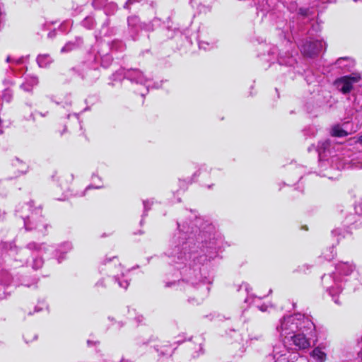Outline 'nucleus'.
Wrapping results in <instances>:
<instances>
[{"label": "nucleus", "mask_w": 362, "mask_h": 362, "mask_svg": "<svg viewBox=\"0 0 362 362\" xmlns=\"http://www.w3.org/2000/svg\"><path fill=\"white\" fill-rule=\"evenodd\" d=\"M312 356L319 362H323L326 358V354L320 348H315L312 351Z\"/></svg>", "instance_id": "nucleus-31"}, {"label": "nucleus", "mask_w": 362, "mask_h": 362, "mask_svg": "<svg viewBox=\"0 0 362 362\" xmlns=\"http://www.w3.org/2000/svg\"><path fill=\"white\" fill-rule=\"evenodd\" d=\"M309 332L298 331L289 338V340L284 341V344L292 342L296 349H308L310 344L309 339L306 337L307 333Z\"/></svg>", "instance_id": "nucleus-16"}, {"label": "nucleus", "mask_w": 362, "mask_h": 362, "mask_svg": "<svg viewBox=\"0 0 362 362\" xmlns=\"http://www.w3.org/2000/svg\"><path fill=\"white\" fill-rule=\"evenodd\" d=\"M46 307H47V305H46L45 302L42 301V302L40 303L39 305H37L35 307L33 313H32L30 311L28 312V315H33L34 313L40 312Z\"/></svg>", "instance_id": "nucleus-39"}, {"label": "nucleus", "mask_w": 362, "mask_h": 362, "mask_svg": "<svg viewBox=\"0 0 362 362\" xmlns=\"http://www.w3.org/2000/svg\"><path fill=\"white\" fill-rule=\"evenodd\" d=\"M356 269V266L351 262H340L335 267V272L322 276V284L326 291L332 297L333 301L341 305L340 294L344 289L343 282L345 277L349 276Z\"/></svg>", "instance_id": "nucleus-4"}, {"label": "nucleus", "mask_w": 362, "mask_h": 362, "mask_svg": "<svg viewBox=\"0 0 362 362\" xmlns=\"http://www.w3.org/2000/svg\"><path fill=\"white\" fill-rule=\"evenodd\" d=\"M98 343V341H93L90 339L87 340V345H88V346H90V347L96 345Z\"/></svg>", "instance_id": "nucleus-43"}, {"label": "nucleus", "mask_w": 362, "mask_h": 362, "mask_svg": "<svg viewBox=\"0 0 362 362\" xmlns=\"http://www.w3.org/2000/svg\"><path fill=\"white\" fill-rule=\"evenodd\" d=\"M36 284H37V281H36V280H33V283H32V284H27V283L25 282V281H23L21 283V284H22V285H23V286H27V287H30V286H31L32 285H35Z\"/></svg>", "instance_id": "nucleus-44"}, {"label": "nucleus", "mask_w": 362, "mask_h": 362, "mask_svg": "<svg viewBox=\"0 0 362 362\" xmlns=\"http://www.w3.org/2000/svg\"><path fill=\"white\" fill-rule=\"evenodd\" d=\"M27 60V57H11L8 56L6 57V62L10 64L9 69L11 74L14 73L16 71V67L18 66H24L25 62Z\"/></svg>", "instance_id": "nucleus-22"}, {"label": "nucleus", "mask_w": 362, "mask_h": 362, "mask_svg": "<svg viewBox=\"0 0 362 362\" xmlns=\"http://www.w3.org/2000/svg\"><path fill=\"white\" fill-rule=\"evenodd\" d=\"M360 209V210L362 211V202L358 204L356 206V212H358V209Z\"/></svg>", "instance_id": "nucleus-46"}, {"label": "nucleus", "mask_w": 362, "mask_h": 362, "mask_svg": "<svg viewBox=\"0 0 362 362\" xmlns=\"http://www.w3.org/2000/svg\"><path fill=\"white\" fill-rule=\"evenodd\" d=\"M325 43L321 40H307L300 45V51L305 56L312 57L325 48Z\"/></svg>", "instance_id": "nucleus-15"}, {"label": "nucleus", "mask_w": 362, "mask_h": 362, "mask_svg": "<svg viewBox=\"0 0 362 362\" xmlns=\"http://www.w3.org/2000/svg\"><path fill=\"white\" fill-rule=\"evenodd\" d=\"M186 342L185 347L187 349L188 354L192 358H197L202 354V345L204 342V337L202 334L193 336L188 339V340L178 339L175 341L176 344H181Z\"/></svg>", "instance_id": "nucleus-11"}, {"label": "nucleus", "mask_w": 362, "mask_h": 362, "mask_svg": "<svg viewBox=\"0 0 362 362\" xmlns=\"http://www.w3.org/2000/svg\"><path fill=\"white\" fill-rule=\"evenodd\" d=\"M359 167H360V168H362V163H361V164H360V166H359Z\"/></svg>", "instance_id": "nucleus-58"}, {"label": "nucleus", "mask_w": 362, "mask_h": 362, "mask_svg": "<svg viewBox=\"0 0 362 362\" xmlns=\"http://www.w3.org/2000/svg\"><path fill=\"white\" fill-rule=\"evenodd\" d=\"M305 268H306L307 269H308V265H303L302 267H300L299 268V270H300V271L305 272Z\"/></svg>", "instance_id": "nucleus-48"}, {"label": "nucleus", "mask_w": 362, "mask_h": 362, "mask_svg": "<svg viewBox=\"0 0 362 362\" xmlns=\"http://www.w3.org/2000/svg\"><path fill=\"white\" fill-rule=\"evenodd\" d=\"M81 25L88 29L93 30L96 25V21L93 16H86L81 23Z\"/></svg>", "instance_id": "nucleus-29"}, {"label": "nucleus", "mask_w": 362, "mask_h": 362, "mask_svg": "<svg viewBox=\"0 0 362 362\" xmlns=\"http://www.w3.org/2000/svg\"><path fill=\"white\" fill-rule=\"evenodd\" d=\"M92 182H93V185L88 187L86 188V189H88L89 188H91V187L99 189L103 187L101 185H99L102 182L101 178L95 174H93V175H92Z\"/></svg>", "instance_id": "nucleus-36"}, {"label": "nucleus", "mask_w": 362, "mask_h": 362, "mask_svg": "<svg viewBox=\"0 0 362 362\" xmlns=\"http://www.w3.org/2000/svg\"><path fill=\"white\" fill-rule=\"evenodd\" d=\"M117 29L116 27L110 26V19L107 18L102 24L100 28L95 31V38L96 40L95 44L100 42H105L103 40L104 37H112L117 34Z\"/></svg>", "instance_id": "nucleus-17"}, {"label": "nucleus", "mask_w": 362, "mask_h": 362, "mask_svg": "<svg viewBox=\"0 0 362 362\" xmlns=\"http://www.w3.org/2000/svg\"><path fill=\"white\" fill-rule=\"evenodd\" d=\"M337 159H338V158H337V157H332V161L333 162L334 160H337Z\"/></svg>", "instance_id": "nucleus-53"}, {"label": "nucleus", "mask_w": 362, "mask_h": 362, "mask_svg": "<svg viewBox=\"0 0 362 362\" xmlns=\"http://www.w3.org/2000/svg\"><path fill=\"white\" fill-rule=\"evenodd\" d=\"M73 246L71 242H64L59 244L54 250V256L57 258L58 262H61L65 258L64 255L67 252H70Z\"/></svg>", "instance_id": "nucleus-20"}, {"label": "nucleus", "mask_w": 362, "mask_h": 362, "mask_svg": "<svg viewBox=\"0 0 362 362\" xmlns=\"http://www.w3.org/2000/svg\"><path fill=\"white\" fill-rule=\"evenodd\" d=\"M2 247L6 250L9 256L14 257V267L29 264L35 270L40 269L44 264L42 255L53 250L52 246L36 242H30L25 248L21 249H18L11 243H4Z\"/></svg>", "instance_id": "nucleus-2"}, {"label": "nucleus", "mask_w": 362, "mask_h": 362, "mask_svg": "<svg viewBox=\"0 0 362 362\" xmlns=\"http://www.w3.org/2000/svg\"><path fill=\"white\" fill-rule=\"evenodd\" d=\"M205 221V261H211L218 257L223 247L221 234L214 224Z\"/></svg>", "instance_id": "nucleus-8"}, {"label": "nucleus", "mask_w": 362, "mask_h": 362, "mask_svg": "<svg viewBox=\"0 0 362 362\" xmlns=\"http://www.w3.org/2000/svg\"><path fill=\"white\" fill-rule=\"evenodd\" d=\"M278 63L280 65L293 66L296 62V59L292 54L285 53H279L278 54Z\"/></svg>", "instance_id": "nucleus-24"}, {"label": "nucleus", "mask_w": 362, "mask_h": 362, "mask_svg": "<svg viewBox=\"0 0 362 362\" xmlns=\"http://www.w3.org/2000/svg\"><path fill=\"white\" fill-rule=\"evenodd\" d=\"M141 0H128L124 6V8H126V9H129V6L130 5L133 4L134 2H139Z\"/></svg>", "instance_id": "nucleus-41"}, {"label": "nucleus", "mask_w": 362, "mask_h": 362, "mask_svg": "<svg viewBox=\"0 0 362 362\" xmlns=\"http://www.w3.org/2000/svg\"><path fill=\"white\" fill-rule=\"evenodd\" d=\"M157 203V201L151 198L146 200L143 201V205H144V214L142 215V217L147 216V212L151 209V206Z\"/></svg>", "instance_id": "nucleus-32"}, {"label": "nucleus", "mask_w": 362, "mask_h": 362, "mask_svg": "<svg viewBox=\"0 0 362 362\" xmlns=\"http://www.w3.org/2000/svg\"><path fill=\"white\" fill-rule=\"evenodd\" d=\"M4 83L8 87L4 89L2 98L6 102H10L13 97V91L11 90L10 86L14 85V81L11 78H5Z\"/></svg>", "instance_id": "nucleus-26"}, {"label": "nucleus", "mask_w": 362, "mask_h": 362, "mask_svg": "<svg viewBox=\"0 0 362 362\" xmlns=\"http://www.w3.org/2000/svg\"><path fill=\"white\" fill-rule=\"evenodd\" d=\"M37 62L40 67L46 68L52 62V59L49 54H39Z\"/></svg>", "instance_id": "nucleus-28"}, {"label": "nucleus", "mask_w": 362, "mask_h": 362, "mask_svg": "<svg viewBox=\"0 0 362 362\" xmlns=\"http://www.w3.org/2000/svg\"><path fill=\"white\" fill-rule=\"evenodd\" d=\"M54 35H55V31L50 32V33L48 34V37H50V38L53 37Z\"/></svg>", "instance_id": "nucleus-49"}, {"label": "nucleus", "mask_w": 362, "mask_h": 362, "mask_svg": "<svg viewBox=\"0 0 362 362\" xmlns=\"http://www.w3.org/2000/svg\"><path fill=\"white\" fill-rule=\"evenodd\" d=\"M272 54H276L277 52V49L276 47H274L272 50Z\"/></svg>", "instance_id": "nucleus-52"}, {"label": "nucleus", "mask_w": 362, "mask_h": 362, "mask_svg": "<svg viewBox=\"0 0 362 362\" xmlns=\"http://www.w3.org/2000/svg\"><path fill=\"white\" fill-rule=\"evenodd\" d=\"M11 165L16 170L17 175L25 173L28 169V165L18 158H15L11 160Z\"/></svg>", "instance_id": "nucleus-25"}, {"label": "nucleus", "mask_w": 362, "mask_h": 362, "mask_svg": "<svg viewBox=\"0 0 362 362\" xmlns=\"http://www.w3.org/2000/svg\"><path fill=\"white\" fill-rule=\"evenodd\" d=\"M175 284H176V281L168 282V283H166L165 286L171 287L172 286L175 285Z\"/></svg>", "instance_id": "nucleus-47"}, {"label": "nucleus", "mask_w": 362, "mask_h": 362, "mask_svg": "<svg viewBox=\"0 0 362 362\" xmlns=\"http://www.w3.org/2000/svg\"><path fill=\"white\" fill-rule=\"evenodd\" d=\"M116 325H117V327H119V328H120L123 326V323L122 322H117Z\"/></svg>", "instance_id": "nucleus-50"}, {"label": "nucleus", "mask_w": 362, "mask_h": 362, "mask_svg": "<svg viewBox=\"0 0 362 362\" xmlns=\"http://www.w3.org/2000/svg\"><path fill=\"white\" fill-rule=\"evenodd\" d=\"M127 318L135 321L138 325L142 324L145 320L144 317L139 313L136 309L130 308H128Z\"/></svg>", "instance_id": "nucleus-27"}, {"label": "nucleus", "mask_w": 362, "mask_h": 362, "mask_svg": "<svg viewBox=\"0 0 362 362\" xmlns=\"http://www.w3.org/2000/svg\"><path fill=\"white\" fill-rule=\"evenodd\" d=\"M274 362H306L296 351H291L284 345H276L273 349Z\"/></svg>", "instance_id": "nucleus-10"}, {"label": "nucleus", "mask_w": 362, "mask_h": 362, "mask_svg": "<svg viewBox=\"0 0 362 362\" xmlns=\"http://www.w3.org/2000/svg\"><path fill=\"white\" fill-rule=\"evenodd\" d=\"M156 351L160 354V355L166 356L171 354V349L168 345H163L160 348H156Z\"/></svg>", "instance_id": "nucleus-38"}, {"label": "nucleus", "mask_w": 362, "mask_h": 362, "mask_svg": "<svg viewBox=\"0 0 362 362\" xmlns=\"http://www.w3.org/2000/svg\"><path fill=\"white\" fill-rule=\"evenodd\" d=\"M329 146L330 143L328 140H325L318 143L317 151L320 160L325 157V155L323 154L329 148Z\"/></svg>", "instance_id": "nucleus-30"}, {"label": "nucleus", "mask_w": 362, "mask_h": 362, "mask_svg": "<svg viewBox=\"0 0 362 362\" xmlns=\"http://www.w3.org/2000/svg\"><path fill=\"white\" fill-rule=\"evenodd\" d=\"M122 78H127L133 83L140 85L143 87L139 93L141 96H144L149 90L151 86V81L149 78L144 75V74L138 69H122L116 71L112 75L114 81L120 80Z\"/></svg>", "instance_id": "nucleus-9"}, {"label": "nucleus", "mask_w": 362, "mask_h": 362, "mask_svg": "<svg viewBox=\"0 0 362 362\" xmlns=\"http://www.w3.org/2000/svg\"><path fill=\"white\" fill-rule=\"evenodd\" d=\"M251 287L250 285L247 283H243L238 288V291H244L247 294V297L245 299V302L249 304H255L256 307L261 310L262 312H265L267 310V305L262 304L259 305L257 302L260 300L259 298H258L256 296H254L251 293Z\"/></svg>", "instance_id": "nucleus-19"}, {"label": "nucleus", "mask_w": 362, "mask_h": 362, "mask_svg": "<svg viewBox=\"0 0 362 362\" xmlns=\"http://www.w3.org/2000/svg\"><path fill=\"white\" fill-rule=\"evenodd\" d=\"M157 21H158V20H156V19L153 20V23H156Z\"/></svg>", "instance_id": "nucleus-57"}, {"label": "nucleus", "mask_w": 362, "mask_h": 362, "mask_svg": "<svg viewBox=\"0 0 362 362\" xmlns=\"http://www.w3.org/2000/svg\"><path fill=\"white\" fill-rule=\"evenodd\" d=\"M107 0H93L92 2L93 6L96 9H105V4H107Z\"/></svg>", "instance_id": "nucleus-37"}, {"label": "nucleus", "mask_w": 362, "mask_h": 362, "mask_svg": "<svg viewBox=\"0 0 362 362\" xmlns=\"http://www.w3.org/2000/svg\"><path fill=\"white\" fill-rule=\"evenodd\" d=\"M358 142L360 144H362V135H361L358 138Z\"/></svg>", "instance_id": "nucleus-51"}, {"label": "nucleus", "mask_w": 362, "mask_h": 362, "mask_svg": "<svg viewBox=\"0 0 362 362\" xmlns=\"http://www.w3.org/2000/svg\"><path fill=\"white\" fill-rule=\"evenodd\" d=\"M126 48L122 40H114L111 42H100L95 44L87 52L85 63L90 66V70L86 73V77L94 74V79L99 77L98 68L102 66L107 68L112 62V52H123Z\"/></svg>", "instance_id": "nucleus-3"}, {"label": "nucleus", "mask_w": 362, "mask_h": 362, "mask_svg": "<svg viewBox=\"0 0 362 362\" xmlns=\"http://www.w3.org/2000/svg\"><path fill=\"white\" fill-rule=\"evenodd\" d=\"M108 320H110V321H112L114 319L112 317H108Z\"/></svg>", "instance_id": "nucleus-55"}, {"label": "nucleus", "mask_w": 362, "mask_h": 362, "mask_svg": "<svg viewBox=\"0 0 362 362\" xmlns=\"http://www.w3.org/2000/svg\"><path fill=\"white\" fill-rule=\"evenodd\" d=\"M38 78L34 75H28L25 78V81L21 83L20 88L25 92H31L33 87L38 84Z\"/></svg>", "instance_id": "nucleus-23"}, {"label": "nucleus", "mask_w": 362, "mask_h": 362, "mask_svg": "<svg viewBox=\"0 0 362 362\" xmlns=\"http://www.w3.org/2000/svg\"><path fill=\"white\" fill-rule=\"evenodd\" d=\"M128 31L130 37L135 40L136 37L140 30H145L151 31L153 30V25L152 23H140L139 19L137 16H130L127 18Z\"/></svg>", "instance_id": "nucleus-12"}, {"label": "nucleus", "mask_w": 362, "mask_h": 362, "mask_svg": "<svg viewBox=\"0 0 362 362\" xmlns=\"http://www.w3.org/2000/svg\"><path fill=\"white\" fill-rule=\"evenodd\" d=\"M315 328L310 317L301 313L286 315L279 320L276 330L284 341L289 340L291 335L298 331L312 332Z\"/></svg>", "instance_id": "nucleus-6"}, {"label": "nucleus", "mask_w": 362, "mask_h": 362, "mask_svg": "<svg viewBox=\"0 0 362 362\" xmlns=\"http://www.w3.org/2000/svg\"><path fill=\"white\" fill-rule=\"evenodd\" d=\"M335 253H334V248H332L331 253L329 255H325V258L327 260L332 259L334 257Z\"/></svg>", "instance_id": "nucleus-42"}, {"label": "nucleus", "mask_w": 362, "mask_h": 362, "mask_svg": "<svg viewBox=\"0 0 362 362\" xmlns=\"http://www.w3.org/2000/svg\"><path fill=\"white\" fill-rule=\"evenodd\" d=\"M331 134L334 136L343 137L347 135V133L339 125H335L332 127Z\"/></svg>", "instance_id": "nucleus-34"}, {"label": "nucleus", "mask_w": 362, "mask_h": 362, "mask_svg": "<svg viewBox=\"0 0 362 362\" xmlns=\"http://www.w3.org/2000/svg\"><path fill=\"white\" fill-rule=\"evenodd\" d=\"M361 80V76L358 74H352L349 76H342L335 81L337 88L344 94L351 92L353 85Z\"/></svg>", "instance_id": "nucleus-14"}, {"label": "nucleus", "mask_w": 362, "mask_h": 362, "mask_svg": "<svg viewBox=\"0 0 362 362\" xmlns=\"http://www.w3.org/2000/svg\"><path fill=\"white\" fill-rule=\"evenodd\" d=\"M332 233L334 235H341V229H334V230H332Z\"/></svg>", "instance_id": "nucleus-45"}, {"label": "nucleus", "mask_w": 362, "mask_h": 362, "mask_svg": "<svg viewBox=\"0 0 362 362\" xmlns=\"http://www.w3.org/2000/svg\"><path fill=\"white\" fill-rule=\"evenodd\" d=\"M117 10V5L115 3L110 1L105 4L104 11L107 16H110L114 14Z\"/></svg>", "instance_id": "nucleus-33"}, {"label": "nucleus", "mask_w": 362, "mask_h": 362, "mask_svg": "<svg viewBox=\"0 0 362 362\" xmlns=\"http://www.w3.org/2000/svg\"><path fill=\"white\" fill-rule=\"evenodd\" d=\"M16 212L23 220L26 230H36L42 235L45 234L48 225L42 216V209L35 207L33 201L18 206Z\"/></svg>", "instance_id": "nucleus-7"}, {"label": "nucleus", "mask_w": 362, "mask_h": 362, "mask_svg": "<svg viewBox=\"0 0 362 362\" xmlns=\"http://www.w3.org/2000/svg\"><path fill=\"white\" fill-rule=\"evenodd\" d=\"M310 9L300 8L299 9L298 13L303 16H310Z\"/></svg>", "instance_id": "nucleus-40"}, {"label": "nucleus", "mask_w": 362, "mask_h": 362, "mask_svg": "<svg viewBox=\"0 0 362 362\" xmlns=\"http://www.w3.org/2000/svg\"><path fill=\"white\" fill-rule=\"evenodd\" d=\"M40 115H42V117H45L47 115V112L45 113V114H42V113H40Z\"/></svg>", "instance_id": "nucleus-54"}, {"label": "nucleus", "mask_w": 362, "mask_h": 362, "mask_svg": "<svg viewBox=\"0 0 362 362\" xmlns=\"http://www.w3.org/2000/svg\"><path fill=\"white\" fill-rule=\"evenodd\" d=\"M260 338V336L259 337H255V339H259Z\"/></svg>", "instance_id": "nucleus-56"}, {"label": "nucleus", "mask_w": 362, "mask_h": 362, "mask_svg": "<svg viewBox=\"0 0 362 362\" xmlns=\"http://www.w3.org/2000/svg\"><path fill=\"white\" fill-rule=\"evenodd\" d=\"M351 59L349 57L339 58L337 60L336 64L341 69L346 68L349 66Z\"/></svg>", "instance_id": "nucleus-35"}, {"label": "nucleus", "mask_w": 362, "mask_h": 362, "mask_svg": "<svg viewBox=\"0 0 362 362\" xmlns=\"http://www.w3.org/2000/svg\"><path fill=\"white\" fill-rule=\"evenodd\" d=\"M83 45V40L81 37H76L74 40L67 42L61 49L62 53H68L81 48Z\"/></svg>", "instance_id": "nucleus-21"}, {"label": "nucleus", "mask_w": 362, "mask_h": 362, "mask_svg": "<svg viewBox=\"0 0 362 362\" xmlns=\"http://www.w3.org/2000/svg\"><path fill=\"white\" fill-rule=\"evenodd\" d=\"M187 221L177 222V230L170 240V247L166 255L171 257L172 262L176 264L184 263L190 257V254L201 248L202 235L201 227L203 219L197 217L195 212L190 211Z\"/></svg>", "instance_id": "nucleus-1"}, {"label": "nucleus", "mask_w": 362, "mask_h": 362, "mask_svg": "<svg viewBox=\"0 0 362 362\" xmlns=\"http://www.w3.org/2000/svg\"><path fill=\"white\" fill-rule=\"evenodd\" d=\"M13 282L11 274L6 269L0 271V299L7 297L11 293L9 286Z\"/></svg>", "instance_id": "nucleus-18"}, {"label": "nucleus", "mask_w": 362, "mask_h": 362, "mask_svg": "<svg viewBox=\"0 0 362 362\" xmlns=\"http://www.w3.org/2000/svg\"><path fill=\"white\" fill-rule=\"evenodd\" d=\"M100 269L107 272V282H105V279H100L95 284L96 288H106L112 284H117L124 289H127L129 286V271L124 272L116 256L106 257L101 262Z\"/></svg>", "instance_id": "nucleus-5"}, {"label": "nucleus", "mask_w": 362, "mask_h": 362, "mask_svg": "<svg viewBox=\"0 0 362 362\" xmlns=\"http://www.w3.org/2000/svg\"><path fill=\"white\" fill-rule=\"evenodd\" d=\"M202 263L198 259V263L194 262V264L188 270L187 281L192 286L199 288L203 284V274L202 272Z\"/></svg>", "instance_id": "nucleus-13"}]
</instances>
